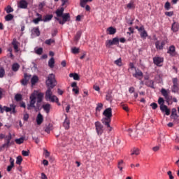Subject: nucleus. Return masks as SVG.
<instances>
[{
    "label": "nucleus",
    "mask_w": 179,
    "mask_h": 179,
    "mask_svg": "<svg viewBox=\"0 0 179 179\" xmlns=\"http://www.w3.org/2000/svg\"><path fill=\"white\" fill-rule=\"evenodd\" d=\"M55 64V59H54V57H51L48 62V66L50 68H54Z\"/></svg>",
    "instance_id": "obj_29"
},
{
    "label": "nucleus",
    "mask_w": 179,
    "mask_h": 179,
    "mask_svg": "<svg viewBox=\"0 0 179 179\" xmlns=\"http://www.w3.org/2000/svg\"><path fill=\"white\" fill-rule=\"evenodd\" d=\"M12 141V134L9 133L8 136H6V142L1 146H0V152L4 150V149H8L10 148L11 145H13V142H10Z\"/></svg>",
    "instance_id": "obj_3"
},
{
    "label": "nucleus",
    "mask_w": 179,
    "mask_h": 179,
    "mask_svg": "<svg viewBox=\"0 0 179 179\" xmlns=\"http://www.w3.org/2000/svg\"><path fill=\"white\" fill-rule=\"evenodd\" d=\"M37 82H38V77L37 76H34L31 79V85L34 86Z\"/></svg>",
    "instance_id": "obj_24"
},
{
    "label": "nucleus",
    "mask_w": 179,
    "mask_h": 179,
    "mask_svg": "<svg viewBox=\"0 0 179 179\" xmlns=\"http://www.w3.org/2000/svg\"><path fill=\"white\" fill-rule=\"evenodd\" d=\"M82 36V31H78L76 36H75V40L76 41H79V40L80 39V37Z\"/></svg>",
    "instance_id": "obj_34"
},
{
    "label": "nucleus",
    "mask_w": 179,
    "mask_h": 179,
    "mask_svg": "<svg viewBox=\"0 0 179 179\" xmlns=\"http://www.w3.org/2000/svg\"><path fill=\"white\" fill-rule=\"evenodd\" d=\"M45 44H46L47 45H51L52 44H55V39L54 38L47 39L45 41Z\"/></svg>",
    "instance_id": "obj_27"
},
{
    "label": "nucleus",
    "mask_w": 179,
    "mask_h": 179,
    "mask_svg": "<svg viewBox=\"0 0 179 179\" xmlns=\"http://www.w3.org/2000/svg\"><path fill=\"white\" fill-rule=\"evenodd\" d=\"M20 69V65H19L17 63L13 64L12 71H13V72H17V71H19Z\"/></svg>",
    "instance_id": "obj_23"
},
{
    "label": "nucleus",
    "mask_w": 179,
    "mask_h": 179,
    "mask_svg": "<svg viewBox=\"0 0 179 179\" xmlns=\"http://www.w3.org/2000/svg\"><path fill=\"white\" fill-rule=\"evenodd\" d=\"M150 106L152 110H156V108H157V103H152Z\"/></svg>",
    "instance_id": "obj_60"
},
{
    "label": "nucleus",
    "mask_w": 179,
    "mask_h": 179,
    "mask_svg": "<svg viewBox=\"0 0 179 179\" xmlns=\"http://www.w3.org/2000/svg\"><path fill=\"white\" fill-rule=\"evenodd\" d=\"M69 125H71V121L69 119H68V116L66 115V119L63 122V127L65 128V129H69Z\"/></svg>",
    "instance_id": "obj_18"
},
{
    "label": "nucleus",
    "mask_w": 179,
    "mask_h": 179,
    "mask_svg": "<svg viewBox=\"0 0 179 179\" xmlns=\"http://www.w3.org/2000/svg\"><path fill=\"white\" fill-rule=\"evenodd\" d=\"M43 97H44V94L43 93H38L37 94L36 99H37V103L36 106H38L39 103H41V101H43Z\"/></svg>",
    "instance_id": "obj_19"
},
{
    "label": "nucleus",
    "mask_w": 179,
    "mask_h": 179,
    "mask_svg": "<svg viewBox=\"0 0 179 179\" xmlns=\"http://www.w3.org/2000/svg\"><path fill=\"white\" fill-rule=\"evenodd\" d=\"M107 31H108V34L113 35L117 33V29H115L113 27H110L109 28H108Z\"/></svg>",
    "instance_id": "obj_25"
},
{
    "label": "nucleus",
    "mask_w": 179,
    "mask_h": 179,
    "mask_svg": "<svg viewBox=\"0 0 179 179\" xmlns=\"http://www.w3.org/2000/svg\"><path fill=\"white\" fill-rule=\"evenodd\" d=\"M167 54H169L171 57H175L176 56V46L173 45H171L167 51Z\"/></svg>",
    "instance_id": "obj_12"
},
{
    "label": "nucleus",
    "mask_w": 179,
    "mask_h": 179,
    "mask_svg": "<svg viewBox=\"0 0 179 179\" xmlns=\"http://www.w3.org/2000/svg\"><path fill=\"white\" fill-rule=\"evenodd\" d=\"M114 64H115V65H117V66H122V59H121V58H119L114 62Z\"/></svg>",
    "instance_id": "obj_38"
},
{
    "label": "nucleus",
    "mask_w": 179,
    "mask_h": 179,
    "mask_svg": "<svg viewBox=\"0 0 179 179\" xmlns=\"http://www.w3.org/2000/svg\"><path fill=\"white\" fill-rule=\"evenodd\" d=\"M79 48L74 47L71 49L72 54H79Z\"/></svg>",
    "instance_id": "obj_47"
},
{
    "label": "nucleus",
    "mask_w": 179,
    "mask_h": 179,
    "mask_svg": "<svg viewBox=\"0 0 179 179\" xmlns=\"http://www.w3.org/2000/svg\"><path fill=\"white\" fill-rule=\"evenodd\" d=\"M22 156L27 157V156H29V155H30V152L26 151V150H22Z\"/></svg>",
    "instance_id": "obj_56"
},
{
    "label": "nucleus",
    "mask_w": 179,
    "mask_h": 179,
    "mask_svg": "<svg viewBox=\"0 0 179 179\" xmlns=\"http://www.w3.org/2000/svg\"><path fill=\"white\" fill-rule=\"evenodd\" d=\"M69 77L73 78V79H74V80H80V77L79 76V74H78L76 73H70Z\"/></svg>",
    "instance_id": "obj_22"
},
{
    "label": "nucleus",
    "mask_w": 179,
    "mask_h": 179,
    "mask_svg": "<svg viewBox=\"0 0 179 179\" xmlns=\"http://www.w3.org/2000/svg\"><path fill=\"white\" fill-rule=\"evenodd\" d=\"M161 93H162V96H164V97L166 99V103H168V104L170 103V101H171V100H173V96L169 94V92H167V90H166V89H164V88L162 89Z\"/></svg>",
    "instance_id": "obj_7"
},
{
    "label": "nucleus",
    "mask_w": 179,
    "mask_h": 179,
    "mask_svg": "<svg viewBox=\"0 0 179 179\" xmlns=\"http://www.w3.org/2000/svg\"><path fill=\"white\" fill-rule=\"evenodd\" d=\"M14 16L12 14H8L7 15L5 16V20L6 22H10L13 19Z\"/></svg>",
    "instance_id": "obj_37"
},
{
    "label": "nucleus",
    "mask_w": 179,
    "mask_h": 179,
    "mask_svg": "<svg viewBox=\"0 0 179 179\" xmlns=\"http://www.w3.org/2000/svg\"><path fill=\"white\" fill-rule=\"evenodd\" d=\"M123 166H124V161L123 160L119 161L117 164V168L120 169V171H122Z\"/></svg>",
    "instance_id": "obj_40"
},
{
    "label": "nucleus",
    "mask_w": 179,
    "mask_h": 179,
    "mask_svg": "<svg viewBox=\"0 0 179 179\" xmlns=\"http://www.w3.org/2000/svg\"><path fill=\"white\" fill-rule=\"evenodd\" d=\"M113 92L111 91H108V92H106V100H107V101H113Z\"/></svg>",
    "instance_id": "obj_20"
},
{
    "label": "nucleus",
    "mask_w": 179,
    "mask_h": 179,
    "mask_svg": "<svg viewBox=\"0 0 179 179\" xmlns=\"http://www.w3.org/2000/svg\"><path fill=\"white\" fill-rule=\"evenodd\" d=\"M12 45H13V48L15 51V52H19V42L16 40V38H14L12 41Z\"/></svg>",
    "instance_id": "obj_17"
},
{
    "label": "nucleus",
    "mask_w": 179,
    "mask_h": 179,
    "mask_svg": "<svg viewBox=\"0 0 179 179\" xmlns=\"http://www.w3.org/2000/svg\"><path fill=\"white\" fill-rule=\"evenodd\" d=\"M102 109H103V103H98L97 106L96 108V113H100V111H101Z\"/></svg>",
    "instance_id": "obj_33"
},
{
    "label": "nucleus",
    "mask_w": 179,
    "mask_h": 179,
    "mask_svg": "<svg viewBox=\"0 0 179 179\" xmlns=\"http://www.w3.org/2000/svg\"><path fill=\"white\" fill-rule=\"evenodd\" d=\"M122 109L124 110V111H127V113L129 111V108H128L126 105H122Z\"/></svg>",
    "instance_id": "obj_63"
},
{
    "label": "nucleus",
    "mask_w": 179,
    "mask_h": 179,
    "mask_svg": "<svg viewBox=\"0 0 179 179\" xmlns=\"http://www.w3.org/2000/svg\"><path fill=\"white\" fill-rule=\"evenodd\" d=\"M134 92H135V87H131L129 88V93L132 94V93H134Z\"/></svg>",
    "instance_id": "obj_64"
},
{
    "label": "nucleus",
    "mask_w": 179,
    "mask_h": 179,
    "mask_svg": "<svg viewBox=\"0 0 179 179\" xmlns=\"http://www.w3.org/2000/svg\"><path fill=\"white\" fill-rule=\"evenodd\" d=\"M171 30L173 33H177L179 30V24L178 22L174 21L171 25Z\"/></svg>",
    "instance_id": "obj_14"
},
{
    "label": "nucleus",
    "mask_w": 179,
    "mask_h": 179,
    "mask_svg": "<svg viewBox=\"0 0 179 179\" xmlns=\"http://www.w3.org/2000/svg\"><path fill=\"white\" fill-rule=\"evenodd\" d=\"M140 36H141V38H146V37L148 36V32H146V31L144 30L141 32Z\"/></svg>",
    "instance_id": "obj_46"
},
{
    "label": "nucleus",
    "mask_w": 179,
    "mask_h": 179,
    "mask_svg": "<svg viewBox=\"0 0 179 179\" xmlns=\"http://www.w3.org/2000/svg\"><path fill=\"white\" fill-rule=\"evenodd\" d=\"M42 107H43L44 111H45V113H47V114H48V113H50V110H51V104L46 103L45 105H43Z\"/></svg>",
    "instance_id": "obj_21"
},
{
    "label": "nucleus",
    "mask_w": 179,
    "mask_h": 179,
    "mask_svg": "<svg viewBox=\"0 0 179 179\" xmlns=\"http://www.w3.org/2000/svg\"><path fill=\"white\" fill-rule=\"evenodd\" d=\"M30 101L29 104L27 105V110H31L32 108H34L36 111L38 110V106H36V100H37V98L36 97V94H31V95L29 97Z\"/></svg>",
    "instance_id": "obj_4"
},
{
    "label": "nucleus",
    "mask_w": 179,
    "mask_h": 179,
    "mask_svg": "<svg viewBox=\"0 0 179 179\" xmlns=\"http://www.w3.org/2000/svg\"><path fill=\"white\" fill-rule=\"evenodd\" d=\"M44 6H45V3H44V2L40 3L38 5V9L40 10H42L43 8H44Z\"/></svg>",
    "instance_id": "obj_57"
},
{
    "label": "nucleus",
    "mask_w": 179,
    "mask_h": 179,
    "mask_svg": "<svg viewBox=\"0 0 179 179\" xmlns=\"http://www.w3.org/2000/svg\"><path fill=\"white\" fill-rule=\"evenodd\" d=\"M95 130L98 136H101L103 135V132H104V127L101 122L99 121L95 122Z\"/></svg>",
    "instance_id": "obj_6"
},
{
    "label": "nucleus",
    "mask_w": 179,
    "mask_h": 179,
    "mask_svg": "<svg viewBox=\"0 0 179 179\" xmlns=\"http://www.w3.org/2000/svg\"><path fill=\"white\" fill-rule=\"evenodd\" d=\"M168 176H169V179H174V176H173L171 171H168Z\"/></svg>",
    "instance_id": "obj_62"
},
{
    "label": "nucleus",
    "mask_w": 179,
    "mask_h": 179,
    "mask_svg": "<svg viewBox=\"0 0 179 179\" xmlns=\"http://www.w3.org/2000/svg\"><path fill=\"white\" fill-rule=\"evenodd\" d=\"M153 63L157 66H163V62H164V58L160 57H153Z\"/></svg>",
    "instance_id": "obj_9"
},
{
    "label": "nucleus",
    "mask_w": 179,
    "mask_h": 179,
    "mask_svg": "<svg viewBox=\"0 0 179 179\" xmlns=\"http://www.w3.org/2000/svg\"><path fill=\"white\" fill-rule=\"evenodd\" d=\"M22 162H23V158L22 157V156H18L17 157V159H16V164H22Z\"/></svg>",
    "instance_id": "obj_43"
},
{
    "label": "nucleus",
    "mask_w": 179,
    "mask_h": 179,
    "mask_svg": "<svg viewBox=\"0 0 179 179\" xmlns=\"http://www.w3.org/2000/svg\"><path fill=\"white\" fill-rule=\"evenodd\" d=\"M32 22L34 23V24H38L40 22H43V19L41 17H36L32 20Z\"/></svg>",
    "instance_id": "obj_35"
},
{
    "label": "nucleus",
    "mask_w": 179,
    "mask_h": 179,
    "mask_svg": "<svg viewBox=\"0 0 179 179\" xmlns=\"http://www.w3.org/2000/svg\"><path fill=\"white\" fill-rule=\"evenodd\" d=\"M52 131V127L49 125L45 129V131L47 132V134H50Z\"/></svg>",
    "instance_id": "obj_52"
},
{
    "label": "nucleus",
    "mask_w": 179,
    "mask_h": 179,
    "mask_svg": "<svg viewBox=\"0 0 179 179\" xmlns=\"http://www.w3.org/2000/svg\"><path fill=\"white\" fill-rule=\"evenodd\" d=\"M167 39H165L162 41H157L155 42V48L157 50H163V48H164V45H166V44H167Z\"/></svg>",
    "instance_id": "obj_8"
},
{
    "label": "nucleus",
    "mask_w": 179,
    "mask_h": 179,
    "mask_svg": "<svg viewBox=\"0 0 179 179\" xmlns=\"http://www.w3.org/2000/svg\"><path fill=\"white\" fill-rule=\"evenodd\" d=\"M172 92H173V93H177L178 92V85L173 84Z\"/></svg>",
    "instance_id": "obj_45"
},
{
    "label": "nucleus",
    "mask_w": 179,
    "mask_h": 179,
    "mask_svg": "<svg viewBox=\"0 0 179 179\" xmlns=\"http://www.w3.org/2000/svg\"><path fill=\"white\" fill-rule=\"evenodd\" d=\"M170 6H171L170 2L167 1L164 6L166 10H170Z\"/></svg>",
    "instance_id": "obj_55"
},
{
    "label": "nucleus",
    "mask_w": 179,
    "mask_h": 179,
    "mask_svg": "<svg viewBox=\"0 0 179 179\" xmlns=\"http://www.w3.org/2000/svg\"><path fill=\"white\" fill-rule=\"evenodd\" d=\"M15 142L17 143V145H22L23 142H24V137H21L20 138H17L15 140Z\"/></svg>",
    "instance_id": "obj_31"
},
{
    "label": "nucleus",
    "mask_w": 179,
    "mask_h": 179,
    "mask_svg": "<svg viewBox=\"0 0 179 179\" xmlns=\"http://www.w3.org/2000/svg\"><path fill=\"white\" fill-rule=\"evenodd\" d=\"M165 15L166 16L171 17L173 15H174V13L173 11L166 12Z\"/></svg>",
    "instance_id": "obj_61"
},
{
    "label": "nucleus",
    "mask_w": 179,
    "mask_h": 179,
    "mask_svg": "<svg viewBox=\"0 0 179 179\" xmlns=\"http://www.w3.org/2000/svg\"><path fill=\"white\" fill-rule=\"evenodd\" d=\"M168 108H167V106H166V105H162L160 106V110H161V111H162V113H164V111Z\"/></svg>",
    "instance_id": "obj_59"
},
{
    "label": "nucleus",
    "mask_w": 179,
    "mask_h": 179,
    "mask_svg": "<svg viewBox=\"0 0 179 179\" xmlns=\"http://www.w3.org/2000/svg\"><path fill=\"white\" fill-rule=\"evenodd\" d=\"M31 78V75L27 74V73H25L24 74V78H22L20 80V83L22 86H26L29 83V80H30Z\"/></svg>",
    "instance_id": "obj_10"
},
{
    "label": "nucleus",
    "mask_w": 179,
    "mask_h": 179,
    "mask_svg": "<svg viewBox=\"0 0 179 179\" xmlns=\"http://www.w3.org/2000/svg\"><path fill=\"white\" fill-rule=\"evenodd\" d=\"M43 121H44V117H43V115H41L40 113L38 114L36 117V124L37 125H41L43 124Z\"/></svg>",
    "instance_id": "obj_16"
},
{
    "label": "nucleus",
    "mask_w": 179,
    "mask_h": 179,
    "mask_svg": "<svg viewBox=\"0 0 179 179\" xmlns=\"http://www.w3.org/2000/svg\"><path fill=\"white\" fill-rule=\"evenodd\" d=\"M164 102H165L164 99H163V98H162V97H159V99H158V104L160 105V107H161L162 106H164Z\"/></svg>",
    "instance_id": "obj_48"
},
{
    "label": "nucleus",
    "mask_w": 179,
    "mask_h": 179,
    "mask_svg": "<svg viewBox=\"0 0 179 179\" xmlns=\"http://www.w3.org/2000/svg\"><path fill=\"white\" fill-rule=\"evenodd\" d=\"M171 118H173V120L177 119V109H176L175 108L172 109Z\"/></svg>",
    "instance_id": "obj_26"
},
{
    "label": "nucleus",
    "mask_w": 179,
    "mask_h": 179,
    "mask_svg": "<svg viewBox=\"0 0 179 179\" xmlns=\"http://www.w3.org/2000/svg\"><path fill=\"white\" fill-rule=\"evenodd\" d=\"M6 13L10 14L13 12V8L10 6H8L6 8Z\"/></svg>",
    "instance_id": "obj_44"
},
{
    "label": "nucleus",
    "mask_w": 179,
    "mask_h": 179,
    "mask_svg": "<svg viewBox=\"0 0 179 179\" xmlns=\"http://www.w3.org/2000/svg\"><path fill=\"white\" fill-rule=\"evenodd\" d=\"M105 44H106V48H110L111 45H114V43H113L112 40H107Z\"/></svg>",
    "instance_id": "obj_36"
},
{
    "label": "nucleus",
    "mask_w": 179,
    "mask_h": 179,
    "mask_svg": "<svg viewBox=\"0 0 179 179\" xmlns=\"http://www.w3.org/2000/svg\"><path fill=\"white\" fill-rule=\"evenodd\" d=\"M32 31H33V33H34V34H36V36H37V37H38L40 36V29H38V27H34Z\"/></svg>",
    "instance_id": "obj_32"
},
{
    "label": "nucleus",
    "mask_w": 179,
    "mask_h": 179,
    "mask_svg": "<svg viewBox=\"0 0 179 179\" xmlns=\"http://www.w3.org/2000/svg\"><path fill=\"white\" fill-rule=\"evenodd\" d=\"M127 9H134L135 8V4L134 3V1H130L127 5Z\"/></svg>",
    "instance_id": "obj_39"
},
{
    "label": "nucleus",
    "mask_w": 179,
    "mask_h": 179,
    "mask_svg": "<svg viewBox=\"0 0 179 179\" xmlns=\"http://www.w3.org/2000/svg\"><path fill=\"white\" fill-rule=\"evenodd\" d=\"M46 85L48 87L45 92V99L47 101H51L52 103H57V106H61L59 99L57 96L52 95V91L51 89H54L57 86V81L55 80V76L54 74H50L46 80Z\"/></svg>",
    "instance_id": "obj_1"
},
{
    "label": "nucleus",
    "mask_w": 179,
    "mask_h": 179,
    "mask_svg": "<svg viewBox=\"0 0 179 179\" xmlns=\"http://www.w3.org/2000/svg\"><path fill=\"white\" fill-rule=\"evenodd\" d=\"M62 17V20H61V18L58 17H55V19L59 22V24H65L66 22H69V20H71V15L69 13H64Z\"/></svg>",
    "instance_id": "obj_5"
},
{
    "label": "nucleus",
    "mask_w": 179,
    "mask_h": 179,
    "mask_svg": "<svg viewBox=\"0 0 179 179\" xmlns=\"http://www.w3.org/2000/svg\"><path fill=\"white\" fill-rule=\"evenodd\" d=\"M103 115H104L105 117L102 119V122L103 125H106V128H108V132H111L113 130V127L110 125V123L111 122V118L113 117V110L111 108H106L103 113Z\"/></svg>",
    "instance_id": "obj_2"
},
{
    "label": "nucleus",
    "mask_w": 179,
    "mask_h": 179,
    "mask_svg": "<svg viewBox=\"0 0 179 179\" xmlns=\"http://www.w3.org/2000/svg\"><path fill=\"white\" fill-rule=\"evenodd\" d=\"M131 156H134V155H135L136 156H138L140 153V151L138 150V148H133L131 150Z\"/></svg>",
    "instance_id": "obj_28"
},
{
    "label": "nucleus",
    "mask_w": 179,
    "mask_h": 179,
    "mask_svg": "<svg viewBox=\"0 0 179 179\" xmlns=\"http://www.w3.org/2000/svg\"><path fill=\"white\" fill-rule=\"evenodd\" d=\"M72 92H73V93H75V94H79V87H76V88H73Z\"/></svg>",
    "instance_id": "obj_54"
},
{
    "label": "nucleus",
    "mask_w": 179,
    "mask_h": 179,
    "mask_svg": "<svg viewBox=\"0 0 179 179\" xmlns=\"http://www.w3.org/2000/svg\"><path fill=\"white\" fill-rule=\"evenodd\" d=\"M5 76V69L3 67L0 68V78H3Z\"/></svg>",
    "instance_id": "obj_50"
},
{
    "label": "nucleus",
    "mask_w": 179,
    "mask_h": 179,
    "mask_svg": "<svg viewBox=\"0 0 179 179\" xmlns=\"http://www.w3.org/2000/svg\"><path fill=\"white\" fill-rule=\"evenodd\" d=\"M64 10H65L64 7H62L61 8H58L57 10H56L55 13L57 15V17H62L65 14L64 13Z\"/></svg>",
    "instance_id": "obj_15"
},
{
    "label": "nucleus",
    "mask_w": 179,
    "mask_h": 179,
    "mask_svg": "<svg viewBox=\"0 0 179 179\" xmlns=\"http://www.w3.org/2000/svg\"><path fill=\"white\" fill-rule=\"evenodd\" d=\"M36 54L38 55H41L43 54V48H39L35 51Z\"/></svg>",
    "instance_id": "obj_51"
},
{
    "label": "nucleus",
    "mask_w": 179,
    "mask_h": 179,
    "mask_svg": "<svg viewBox=\"0 0 179 179\" xmlns=\"http://www.w3.org/2000/svg\"><path fill=\"white\" fill-rule=\"evenodd\" d=\"M6 111V113H10L12 111V108H9L8 106H3V113Z\"/></svg>",
    "instance_id": "obj_49"
},
{
    "label": "nucleus",
    "mask_w": 179,
    "mask_h": 179,
    "mask_svg": "<svg viewBox=\"0 0 179 179\" xmlns=\"http://www.w3.org/2000/svg\"><path fill=\"white\" fill-rule=\"evenodd\" d=\"M52 17H53L52 15H47L43 19V22H50V20H51Z\"/></svg>",
    "instance_id": "obj_41"
},
{
    "label": "nucleus",
    "mask_w": 179,
    "mask_h": 179,
    "mask_svg": "<svg viewBox=\"0 0 179 179\" xmlns=\"http://www.w3.org/2000/svg\"><path fill=\"white\" fill-rule=\"evenodd\" d=\"M15 99L16 101H20V100H22V94H17L15 96Z\"/></svg>",
    "instance_id": "obj_53"
},
{
    "label": "nucleus",
    "mask_w": 179,
    "mask_h": 179,
    "mask_svg": "<svg viewBox=\"0 0 179 179\" xmlns=\"http://www.w3.org/2000/svg\"><path fill=\"white\" fill-rule=\"evenodd\" d=\"M92 1L93 0H80V6L81 8H85V6H86V3H87V2H92Z\"/></svg>",
    "instance_id": "obj_30"
},
{
    "label": "nucleus",
    "mask_w": 179,
    "mask_h": 179,
    "mask_svg": "<svg viewBox=\"0 0 179 179\" xmlns=\"http://www.w3.org/2000/svg\"><path fill=\"white\" fill-rule=\"evenodd\" d=\"M112 43H113V45H117V44H120V38H118V37L113 38L112 40Z\"/></svg>",
    "instance_id": "obj_42"
},
{
    "label": "nucleus",
    "mask_w": 179,
    "mask_h": 179,
    "mask_svg": "<svg viewBox=\"0 0 179 179\" xmlns=\"http://www.w3.org/2000/svg\"><path fill=\"white\" fill-rule=\"evenodd\" d=\"M29 5V3L26 1V0H21L18 4L19 8L20 9H27V6Z\"/></svg>",
    "instance_id": "obj_13"
},
{
    "label": "nucleus",
    "mask_w": 179,
    "mask_h": 179,
    "mask_svg": "<svg viewBox=\"0 0 179 179\" xmlns=\"http://www.w3.org/2000/svg\"><path fill=\"white\" fill-rule=\"evenodd\" d=\"M10 106L12 108V110H11L12 113L13 114H15L16 113V106L15 104H12V105H10Z\"/></svg>",
    "instance_id": "obj_58"
},
{
    "label": "nucleus",
    "mask_w": 179,
    "mask_h": 179,
    "mask_svg": "<svg viewBox=\"0 0 179 179\" xmlns=\"http://www.w3.org/2000/svg\"><path fill=\"white\" fill-rule=\"evenodd\" d=\"M134 78H136V79H139V80H142V78H143V73L142 71L139 69H136V73L133 74Z\"/></svg>",
    "instance_id": "obj_11"
}]
</instances>
